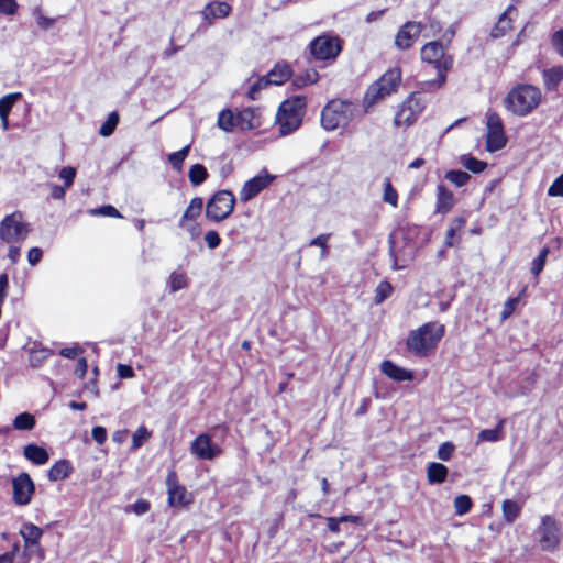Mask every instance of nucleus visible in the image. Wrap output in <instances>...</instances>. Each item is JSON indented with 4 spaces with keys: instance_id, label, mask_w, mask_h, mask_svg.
I'll return each mask as SVG.
<instances>
[{
    "instance_id": "f257e3e1",
    "label": "nucleus",
    "mask_w": 563,
    "mask_h": 563,
    "mask_svg": "<svg viewBox=\"0 0 563 563\" xmlns=\"http://www.w3.org/2000/svg\"><path fill=\"white\" fill-rule=\"evenodd\" d=\"M445 333V327L439 322H427L412 330L407 338V349L416 356H428L438 346Z\"/></svg>"
},
{
    "instance_id": "f03ea898",
    "label": "nucleus",
    "mask_w": 563,
    "mask_h": 563,
    "mask_svg": "<svg viewBox=\"0 0 563 563\" xmlns=\"http://www.w3.org/2000/svg\"><path fill=\"white\" fill-rule=\"evenodd\" d=\"M360 114L358 106L352 101L334 99L321 111V125L327 131L345 128Z\"/></svg>"
},
{
    "instance_id": "7ed1b4c3",
    "label": "nucleus",
    "mask_w": 563,
    "mask_h": 563,
    "mask_svg": "<svg viewBox=\"0 0 563 563\" xmlns=\"http://www.w3.org/2000/svg\"><path fill=\"white\" fill-rule=\"evenodd\" d=\"M422 62L434 65L438 77L426 85L440 89L446 82V73L453 67V57L446 53V47L438 41L424 44L420 52Z\"/></svg>"
},
{
    "instance_id": "20e7f679",
    "label": "nucleus",
    "mask_w": 563,
    "mask_h": 563,
    "mask_svg": "<svg viewBox=\"0 0 563 563\" xmlns=\"http://www.w3.org/2000/svg\"><path fill=\"white\" fill-rule=\"evenodd\" d=\"M306 107L307 101L302 96H296L287 99L279 106L276 114V122L278 124L280 135H289L299 129L302 123Z\"/></svg>"
},
{
    "instance_id": "39448f33",
    "label": "nucleus",
    "mask_w": 563,
    "mask_h": 563,
    "mask_svg": "<svg viewBox=\"0 0 563 563\" xmlns=\"http://www.w3.org/2000/svg\"><path fill=\"white\" fill-rule=\"evenodd\" d=\"M540 89L532 85H518L512 88L506 99L505 106L514 114L523 117L529 114L541 102Z\"/></svg>"
},
{
    "instance_id": "423d86ee",
    "label": "nucleus",
    "mask_w": 563,
    "mask_h": 563,
    "mask_svg": "<svg viewBox=\"0 0 563 563\" xmlns=\"http://www.w3.org/2000/svg\"><path fill=\"white\" fill-rule=\"evenodd\" d=\"M401 81V69L398 67L390 68L384 73L375 82L366 90L364 97V108L368 111L371 107L386 97L396 92Z\"/></svg>"
},
{
    "instance_id": "0eeeda50",
    "label": "nucleus",
    "mask_w": 563,
    "mask_h": 563,
    "mask_svg": "<svg viewBox=\"0 0 563 563\" xmlns=\"http://www.w3.org/2000/svg\"><path fill=\"white\" fill-rule=\"evenodd\" d=\"M536 533L538 536L540 548L543 551L553 552L559 548L562 531L561 526L554 516H542Z\"/></svg>"
},
{
    "instance_id": "6e6552de",
    "label": "nucleus",
    "mask_w": 563,
    "mask_h": 563,
    "mask_svg": "<svg viewBox=\"0 0 563 563\" xmlns=\"http://www.w3.org/2000/svg\"><path fill=\"white\" fill-rule=\"evenodd\" d=\"M234 206V195L230 190H220L208 200L206 217L213 222H220L232 213Z\"/></svg>"
},
{
    "instance_id": "1a4fd4ad",
    "label": "nucleus",
    "mask_w": 563,
    "mask_h": 563,
    "mask_svg": "<svg viewBox=\"0 0 563 563\" xmlns=\"http://www.w3.org/2000/svg\"><path fill=\"white\" fill-rule=\"evenodd\" d=\"M426 107L424 101L419 93H411L400 106L397 111L394 123L397 126H410L421 114Z\"/></svg>"
},
{
    "instance_id": "9d476101",
    "label": "nucleus",
    "mask_w": 563,
    "mask_h": 563,
    "mask_svg": "<svg viewBox=\"0 0 563 563\" xmlns=\"http://www.w3.org/2000/svg\"><path fill=\"white\" fill-rule=\"evenodd\" d=\"M20 213L7 216L0 223V239L7 243H18L26 239L27 224L21 221Z\"/></svg>"
},
{
    "instance_id": "9b49d317",
    "label": "nucleus",
    "mask_w": 563,
    "mask_h": 563,
    "mask_svg": "<svg viewBox=\"0 0 563 563\" xmlns=\"http://www.w3.org/2000/svg\"><path fill=\"white\" fill-rule=\"evenodd\" d=\"M486 150L488 152H496L501 150L507 142L504 131V124L500 117L496 112H488L486 114Z\"/></svg>"
},
{
    "instance_id": "f8f14e48",
    "label": "nucleus",
    "mask_w": 563,
    "mask_h": 563,
    "mask_svg": "<svg viewBox=\"0 0 563 563\" xmlns=\"http://www.w3.org/2000/svg\"><path fill=\"white\" fill-rule=\"evenodd\" d=\"M310 53L318 60L335 59L341 52L338 37L321 35L310 43Z\"/></svg>"
},
{
    "instance_id": "ddd939ff",
    "label": "nucleus",
    "mask_w": 563,
    "mask_h": 563,
    "mask_svg": "<svg viewBox=\"0 0 563 563\" xmlns=\"http://www.w3.org/2000/svg\"><path fill=\"white\" fill-rule=\"evenodd\" d=\"M12 489L14 503L25 506L30 504L35 486L27 473H21L12 479Z\"/></svg>"
},
{
    "instance_id": "4468645a",
    "label": "nucleus",
    "mask_w": 563,
    "mask_h": 563,
    "mask_svg": "<svg viewBox=\"0 0 563 563\" xmlns=\"http://www.w3.org/2000/svg\"><path fill=\"white\" fill-rule=\"evenodd\" d=\"M423 30L421 22L408 21L398 30L395 36V46L400 51L410 48Z\"/></svg>"
},
{
    "instance_id": "2eb2a0df",
    "label": "nucleus",
    "mask_w": 563,
    "mask_h": 563,
    "mask_svg": "<svg viewBox=\"0 0 563 563\" xmlns=\"http://www.w3.org/2000/svg\"><path fill=\"white\" fill-rule=\"evenodd\" d=\"M274 176L269 175L266 169L262 170L258 175L247 180L241 191L240 199L246 202L257 196L262 190L267 188L274 180Z\"/></svg>"
},
{
    "instance_id": "dca6fc26",
    "label": "nucleus",
    "mask_w": 563,
    "mask_h": 563,
    "mask_svg": "<svg viewBox=\"0 0 563 563\" xmlns=\"http://www.w3.org/2000/svg\"><path fill=\"white\" fill-rule=\"evenodd\" d=\"M190 452L199 460L210 461L221 454V449L212 443L209 434L201 433L191 442Z\"/></svg>"
},
{
    "instance_id": "f3484780",
    "label": "nucleus",
    "mask_w": 563,
    "mask_h": 563,
    "mask_svg": "<svg viewBox=\"0 0 563 563\" xmlns=\"http://www.w3.org/2000/svg\"><path fill=\"white\" fill-rule=\"evenodd\" d=\"M166 486L168 493V505L170 507H180L190 503L187 489L178 484V478L174 471H170L167 474Z\"/></svg>"
},
{
    "instance_id": "a211bd4d",
    "label": "nucleus",
    "mask_w": 563,
    "mask_h": 563,
    "mask_svg": "<svg viewBox=\"0 0 563 563\" xmlns=\"http://www.w3.org/2000/svg\"><path fill=\"white\" fill-rule=\"evenodd\" d=\"M20 533L24 540L25 549L31 553L35 550L40 551V539L43 534L41 528L33 523H25L22 526Z\"/></svg>"
},
{
    "instance_id": "6ab92c4d",
    "label": "nucleus",
    "mask_w": 563,
    "mask_h": 563,
    "mask_svg": "<svg viewBox=\"0 0 563 563\" xmlns=\"http://www.w3.org/2000/svg\"><path fill=\"white\" fill-rule=\"evenodd\" d=\"M231 5L223 1L210 2L201 11L203 20L211 23L213 19L227 18L231 13Z\"/></svg>"
},
{
    "instance_id": "aec40b11",
    "label": "nucleus",
    "mask_w": 563,
    "mask_h": 563,
    "mask_svg": "<svg viewBox=\"0 0 563 563\" xmlns=\"http://www.w3.org/2000/svg\"><path fill=\"white\" fill-rule=\"evenodd\" d=\"M236 125L241 130H253L261 125V117L257 110L245 108L235 118Z\"/></svg>"
},
{
    "instance_id": "412c9836",
    "label": "nucleus",
    "mask_w": 563,
    "mask_h": 563,
    "mask_svg": "<svg viewBox=\"0 0 563 563\" xmlns=\"http://www.w3.org/2000/svg\"><path fill=\"white\" fill-rule=\"evenodd\" d=\"M380 371L384 375L396 382L411 380L413 377L410 371L402 368L388 360L380 364Z\"/></svg>"
},
{
    "instance_id": "4be33fe9",
    "label": "nucleus",
    "mask_w": 563,
    "mask_h": 563,
    "mask_svg": "<svg viewBox=\"0 0 563 563\" xmlns=\"http://www.w3.org/2000/svg\"><path fill=\"white\" fill-rule=\"evenodd\" d=\"M512 13H517L514 4L507 7L505 12L499 16L496 25L492 29L490 35L494 38L504 36L511 29Z\"/></svg>"
},
{
    "instance_id": "5701e85b",
    "label": "nucleus",
    "mask_w": 563,
    "mask_h": 563,
    "mask_svg": "<svg viewBox=\"0 0 563 563\" xmlns=\"http://www.w3.org/2000/svg\"><path fill=\"white\" fill-rule=\"evenodd\" d=\"M454 206V196L445 186L439 185L437 189L435 212L446 213Z\"/></svg>"
},
{
    "instance_id": "b1692460",
    "label": "nucleus",
    "mask_w": 563,
    "mask_h": 563,
    "mask_svg": "<svg viewBox=\"0 0 563 563\" xmlns=\"http://www.w3.org/2000/svg\"><path fill=\"white\" fill-rule=\"evenodd\" d=\"M23 454L25 459L36 465H44L49 459L48 452L44 448L36 444L25 445L23 449Z\"/></svg>"
},
{
    "instance_id": "393cba45",
    "label": "nucleus",
    "mask_w": 563,
    "mask_h": 563,
    "mask_svg": "<svg viewBox=\"0 0 563 563\" xmlns=\"http://www.w3.org/2000/svg\"><path fill=\"white\" fill-rule=\"evenodd\" d=\"M542 78L547 90H556L559 84L563 80V66L544 69L542 73Z\"/></svg>"
},
{
    "instance_id": "a878e982",
    "label": "nucleus",
    "mask_w": 563,
    "mask_h": 563,
    "mask_svg": "<svg viewBox=\"0 0 563 563\" xmlns=\"http://www.w3.org/2000/svg\"><path fill=\"white\" fill-rule=\"evenodd\" d=\"M73 472V466L68 460L57 461L48 471V479L51 482H58L67 478Z\"/></svg>"
},
{
    "instance_id": "bb28decb",
    "label": "nucleus",
    "mask_w": 563,
    "mask_h": 563,
    "mask_svg": "<svg viewBox=\"0 0 563 563\" xmlns=\"http://www.w3.org/2000/svg\"><path fill=\"white\" fill-rule=\"evenodd\" d=\"M291 76V69L287 64H276L275 67L267 74L268 81L272 85H283Z\"/></svg>"
},
{
    "instance_id": "cd10ccee",
    "label": "nucleus",
    "mask_w": 563,
    "mask_h": 563,
    "mask_svg": "<svg viewBox=\"0 0 563 563\" xmlns=\"http://www.w3.org/2000/svg\"><path fill=\"white\" fill-rule=\"evenodd\" d=\"M505 419H500L495 429H484L477 434L479 442H497L504 438Z\"/></svg>"
},
{
    "instance_id": "c85d7f7f",
    "label": "nucleus",
    "mask_w": 563,
    "mask_h": 563,
    "mask_svg": "<svg viewBox=\"0 0 563 563\" xmlns=\"http://www.w3.org/2000/svg\"><path fill=\"white\" fill-rule=\"evenodd\" d=\"M448 467L441 463L432 462L428 465L427 477L430 484H441L446 479Z\"/></svg>"
},
{
    "instance_id": "c756f323",
    "label": "nucleus",
    "mask_w": 563,
    "mask_h": 563,
    "mask_svg": "<svg viewBox=\"0 0 563 563\" xmlns=\"http://www.w3.org/2000/svg\"><path fill=\"white\" fill-rule=\"evenodd\" d=\"M202 207H203L202 198H200V197L192 198L179 221V225L185 227V221L195 220L201 213Z\"/></svg>"
},
{
    "instance_id": "7c9ffc66",
    "label": "nucleus",
    "mask_w": 563,
    "mask_h": 563,
    "mask_svg": "<svg viewBox=\"0 0 563 563\" xmlns=\"http://www.w3.org/2000/svg\"><path fill=\"white\" fill-rule=\"evenodd\" d=\"M503 516L506 522L512 523L521 512V506L511 499H506L501 505Z\"/></svg>"
},
{
    "instance_id": "2f4dec72",
    "label": "nucleus",
    "mask_w": 563,
    "mask_h": 563,
    "mask_svg": "<svg viewBox=\"0 0 563 563\" xmlns=\"http://www.w3.org/2000/svg\"><path fill=\"white\" fill-rule=\"evenodd\" d=\"M208 170L202 164H194L188 172V178L192 186L201 185L208 178Z\"/></svg>"
},
{
    "instance_id": "473e14b6",
    "label": "nucleus",
    "mask_w": 563,
    "mask_h": 563,
    "mask_svg": "<svg viewBox=\"0 0 563 563\" xmlns=\"http://www.w3.org/2000/svg\"><path fill=\"white\" fill-rule=\"evenodd\" d=\"M189 152L190 145H186L181 150L168 154L167 161L176 172H180L183 169L184 162L188 157Z\"/></svg>"
},
{
    "instance_id": "72a5a7b5",
    "label": "nucleus",
    "mask_w": 563,
    "mask_h": 563,
    "mask_svg": "<svg viewBox=\"0 0 563 563\" xmlns=\"http://www.w3.org/2000/svg\"><path fill=\"white\" fill-rule=\"evenodd\" d=\"M461 164L470 172L474 174L482 173L486 167L487 163L484 161H479L474 156L471 155H462L461 156Z\"/></svg>"
},
{
    "instance_id": "f704fd0d",
    "label": "nucleus",
    "mask_w": 563,
    "mask_h": 563,
    "mask_svg": "<svg viewBox=\"0 0 563 563\" xmlns=\"http://www.w3.org/2000/svg\"><path fill=\"white\" fill-rule=\"evenodd\" d=\"M35 423L36 420L34 416L29 412H22L13 420V427L16 430H32L35 427Z\"/></svg>"
},
{
    "instance_id": "c9c22d12",
    "label": "nucleus",
    "mask_w": 563,
    "mask_h": 563,
    "mask_svg": "<svg viewBox=\"0 0 563 563\" xmlns=\"http://www.w3.org/2000/svg\"><path fill=\"white\" fill-rule=\"evenodd\" d=\"M21 96L20 92H12L0 98V118L9 117L14 103Z\"/></svg>"
},
{
    "instance_id": "e433bc0d",
    "label": "nucleus",
    "mask_w": 563,
    "mask_h": 563,
    "mask_svg": "<svg viewBox=\"0 0 563 563\" xmlns=\"http://www.w3.org/2000/svg\"><path fill=\"white\" fill-rule=\"evenodd\" d=\"M319 79V74L316 69H307L302 75H298L294 78V85L298 88L307 85L316 84Z\"/></svg>"
},
{
    "instance_id": "4c0bfd02",
    "label": "nucleus",
    "mask_w": 563,
    "mask_h": 563,
    "mask_svg": "<svg viewBox=\"0 0 563 563\" xmlns=\"http://www.w3.org/2000/svg\"><path fill=\"white\" fill-rule=\"evenodd\" d=\"M550 249L544 246L539 255L532 261L530 272L537 278L543 271Z\"/></svg>"
},
{
    "instance_id": "58836bf2",
    "label": "nucleus",
    "mask_w": 563,
    "mask_h": 563,
    "mask_svg": "<svg viewBox=\"0 0 563 563\" xmlns=\"http://www.w3.org/2000/svg\"><path fill=\"white\" fill-rule=\"evenodd\" d=\"M168 286L170 292H176L188 286V278L184 273L173 272L169 276Z\"/></svg>"
},
{
    "instance_id": "ea45409f",
    "label": "nucleus",
    "mask_w": 563,
    "mask_h": 563,
    "mask_svg": "<svg viewBox=\"0 0 563 563\" xmlns=\"http://www.w3.org/2000/svg\"><path fill=\"white\" fill-rule=\"evenodd\" d=\"M236 124L235 118L231 110H222L218 115V126L225 131H232L233 126Z\"/></svg>"
},
{
    "instance_id": "a19ab883",
    "label": "nucleus",
    "mask_w": 563,
    "mask_h": 563,
    "mask_svg": "<svg viewBox=\"0 0 563 563\" xmlns=\"http://www.w3.org/2000/svg\"><path fill=\"white\" fill-rule=\"evenodd\" d=\"M473 506L468 495H459L454 498V510L457 516L467 514Z\"/></svg>"
},
{
    "instance_id": "79ce46f5",
    "label": "nucleus",
    "mask_w": 563,
    "mask_h": 563,
    "mask_svg": "<svg viewBox=\"0 0 563 563\" xmlns=\"http://www.w3.org/2000/svg\"><path fill=\"white\" fill-rule=\"evenodd\" d=\"M445 179L454 184L456 187H462L468 183L471 176L463 170H449L445 174Z\"/></svg>"
},
{
    "instance_id": "37998d69",
    "label": "nucleus",
    "mask_w": 563,
    "mask_h": 563,
    "mask_svg": "<svg viewBox=\"0 0 563 563\" xmlns=\"http://www.w3.org/2000/svg\"><path fill=\"white\" fill-rule=\"evenodd\" d=\"M119 123V115L117 112H111L108 119L100 126L99 133L102 136H110Z\"/></svg>"
},
{
    "instance_id": "c03bdc74",
    "label": "nucleus",
    "mask_w": 563,
    "mask_h": 563,
    "mask_svg": "<svg viewBox=\"0 0 563 563\" xmlns=\"http://www.w3.org/2000/svg\"><path fill=\"white\" fill-rule=\"evenodd\" d=\"M32 14L35 18L38 27L44 31L49 30L55 23L54 19L45 16L43 14L42 9L40 7L34 8Z\"/></svg>"
},
{
    "instance_id": "a18cd8bd",
    "label": "nucleus",
    "mask_w": 563,
    "mask_h": 563,
    "mask_svg": "<svg viewBox=\"0 0 563 563\" xmlns=\"http://www.w3.org/2000/svg\"><path fill=\"white\" fill-rule=\"evenodd\" d=\"M383 200L395 208L398 205L397 190L393 187L391 183L388 179L385 180Z\"/></svg>"
},
{
    "instance_id": "49530a36",
    "label": "nucleus",
    "mask_w": 563,
    "mask_h": 563,
    "mask_svg": "<svg viewBox=\"0 0 563 563\" xmlns=\"http://www.w3.org/2000/svg\"><path fill=\"white\" fill-rule=\"evenodd\" d=\"M88 213L91 216L122 218L121 213L113 206L110 205L102 206L100 208L89 209Z\"/></svg>"
},
{
    "instance_id": "de8ad7c7",
    "label": "nucleus",
    "mask_w": 563,
    "mask_h": 563,
    "mask_svg": "<svg viewBox=\"0 0 563 563\" xmlns=\"http://www.w3.org/2000/svg\"><path fill=\"white\" fill-rule=\"evenodd\" d=\"M391 286L389 283L387 282H382L377 285L376 289H375V302L378 305V303H382L385 299H387L390 294H391Z\"/></svg>"
},
{
    "instance_id": "09e8293b",
    "label": "nucleus",
    "mask_w": 563,
    "mask_h": 563,
    "mask_svg": "<svg viewBox=\"0 0 563 563\" xmlns=\"http://www.w3.org/2000/svg\"><path fill=\"white\" fill-rule=\"evenodd\" d=\"M465 224V219L462 218V217H459V218H455L451 224V227L448 229L446 231V239H445V244L448 246H452L453 245V236L455 235V232L457 230H461Z\"/></svg>"
},
{
    "instance_id": "8fccbe9b",
    "label": "nucleus",
    "mask_w": 563,
    "mask_h": 563,
    "mask_svg": "<svg viewBox=\"0 0 563 563\" xmlns=\"http://www.w3.org/2000/svg\"><path fill=\"white\" fill-rule=\"evenodd\" d=\"M151 437V433L147 431L145 427H140L133 434L132 438V446L133 449H139L143 445V443Z\"/></svg>"
},
{
    "instance_id": "3c124183",
    "label": "nucleus",
    "mask_w": 563,
    "mask_h": 563,
    "mask_svg": "<svg viewBox=\"0 0 563 563\" xmlns=\"http://www.w3.org/2000/svg\"><path fill=\"white\" fill-rule=\"evenodd\" d=\"M51 355L47 350L32 351L30 354V365L32 367H38L43 362Z\"/></svg>"
},
{
    "instance_id": "603ef678",
    "label": "nucleus",
    "mask_w": 563,
    "mask_h": 563,
    "mask_svg": "<svg viewBox=\"0 0 563 563\" xmlns=\"http://www.w3.org/2000/svg\"><path fill=\"white\" fill-rule=\"evenodd\" d=\"M519 301H520L519 297H512V298H509L508 300H506V302L504 303L501 313H500L501 321L508 319L514 313Z\"/></svg>"
},
{
    "instance_id": "864d4df0",
    "label": "nucleus",
    "mask_w": 563,
    "mask_h": 563,
    "mask_svg": "<svg viewBox=\"0 0 563 563\" xmlns=\"http://www.w3.org/2000/svg\"><path fill=\"white\" fill-rule=\"evenodd\" d=\"M269 85H272V84H271V81H268V77L266 75L265 77L257 79V81L252 85V87L250 88V90L247 92V96L251 99L255 100L257 98V93L262 89L268 87Z\"/></svg>"
},
{
    "instance_id": "5fc2aeb1",
    "label": "nucleus",
    "mask_w": 563,
    "mask_h": 563,
    "mask_svg": "<svg viewBox=\"0 0 563 563\" xmlns=\"http://www.w3.org/2000/svg\"><path fill=\"white\" fill-rule=\"evenodd\" d=\"M19 10L16 0H0V12L4 15H14Z\"/></svg>"
},
{
    "instance_id": "6e6d98bb",
    "label": "nucleus",
    "mask_w": 563,
    "mask_h": 563,
    "mask_svg": "<svg viewBox=\"0 0 563 563\" xmlns=\"http://www.w3.org/2000/svg\"><path fill=\"white\" fill-rule=\"evenodd\" d=\"M454 449L455 446L453 443L444 442L439 446L437 456L442 461H449L452 457Z\"/></svg>"
},
{
    "instance_id": "4d7b16f0",
    "label": "nucleus",
    "mask_w": 563,
    "mask_h": 563,
    "mask_svg": "<svg viewBox=\"0 0 563 563\" xmlns=\"http://www.w3.org/2000/svg\"><path fill=\"white\" fill-rule=\"evenodd\" d=\"M75 177L76 169L74 167H63L59 172V178L64 180L65 188H69L73 185Z\"/></svg>"
},
{
    "instance_id": "13d9d810",
    "label": "nucleus",
    "mask_w": 563,
    "mask_h": 563,
    "mask_svg": "<svg viewBox=\"0 0 563 563\" xmlns=\"http://www.w3.org/2000/svg\"><path fill=\"white\" fill-rule=\"evenodd\" d=\"M548 195L550 197H563V173L549 187Z\"/></svg>"
},
{
    "instance_id": "bf43d9fd",
    "label": "nucleus",
    "mask_w": 563,
    "mask_h": 563,
    "mask_svg": "<svg viewBox=\"0 0 563 563\" xmlns=\"http://www.w3.org/2000/svg\"><path fill=\"white\" fill-rule=\"evenodd\" d=\"M205 241L209 249L214 250L220 245L221 238L217 231L210 230L206 233Z\"/></svg>"
},
{
    "instance_id": "052dcab7",
    "label": "nucleus",
    "mask_w": 563,
    "mask_h": 563,
    "mask_svg": "<svg viewBox=\"0 0 563 563\" xmlns=\"http://www.w3.org/2000/svg\"><path fill=\"white\" fill-rule=\"evenodd\" d=\"M92 439L98 444H103L107 440V430L103 427L97 426L91 431Z\"/></svg>"
},
{
    "instance_id": "680f3d73",
    "label": "nucleus",
    "mask_w": 563,
    "mask_h": 563,
    "mask_svg": "<svg viewBox=\"0 0 563 563\" xmlns=\"http://www.w3.org/2000/svg\"><path fill=\"white\" fill-rule=\"evenodd\" d=\"M9 277L7 274L0 273V302H4L8 296Z\"/></svg>"
},
{
    "instance_id": "e2e57ef3",
    "label": "nucleus",
    "mask_w": 563,
    "mask_h": 563,
    "mask_svg": "<svg viewBox=\"0 0 563 563\" xmlns=\"http://www.w3.org/2000/svg\"><path fill=\"white\" fill-rule=\"evenodd\" d=\"M330 238V234H319L318 236L313 238L310 242V246H320L321 249L328 250V240Z\"/></svg>"
},
{
    "instance_id": "0e129e2a",
    "label": "nucleus",
    "mask_w": 563,
    "mask_h": 563,
    "mask_svg": "<svg viewBox=\"0 0 563 563\" xmlns=\"http://www.w3.org/2000/svg\"><path fill=\"white\" fill-rule=\"evenodd\" d=\"M42 255H43V252L41 249L32 247L27 254V261H29L30 265H32V266L36 265L41 261Z\"/></svg>"
},
{
    "instance_id": "69168bd1",
    "label": "nucleus",
    "mask_w": 563,
    "mask_h": 563,
    "mask_svg": "<svg viewBox=\"0 0 563 563\" xmlns=\"http://www.w3.org/2000/svg\"><path fill=\"white\" fill-rule=\"evenodd\" d=\"M552 42L558 53L563 56V29L553 34Z\"/></svg>"
},
{
    "instance_id": "338daca9",
    "label": "nucleus",
    "mask_w": 563,
    "mask_h": 563,
    "mask_svg": "<svg viewBox=\"0 0 563 563\" xmlns=\"http://www.w3.org/2000/svg\"><path fill=\"white\" fill-rule=\"evenodd\" d=\"M117 372L121 378H131L134 376L133 368L125 364H118Z\"/></svg>"
},
{
    "instance_id": "774afa93",
    "label": "nucleus",
    "mask_w": 563,
    "mask_h": 563,
    "mask_svg": "<svg viewBox=\"0 0 563 563\" xmlns=\"http://www.w3.org/2000/svg\"><path fill=\"white\" fill-rule=\"evenodd\" d=\"M150 509V503L143 499H140L133 504V511L136 515H143L147 512Z\"/></svg>"
}]
</instances>
